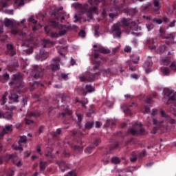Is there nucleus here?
<instances>
[{
  "mask_svg": "<svg viewBox=\"0 0 176 176\" xmlns=\"http://www.w3.org/2000/svg\"><path fill=\"white\" fill-rule=\"evenodd\" d=\"M149 111H150L149 107H146L144 108V111L143 113H148Z\"/></svg>",
  "mask_w": 176,
  "mask_h": 176,
  "instance_id": "56",
  "label": "nucleus"
},
{
  "mask_svg": "<svg viewBox=\"0 0 176 176\" xmlns=\"http://www.w3.org/2000/svg\"><path fill=\"white\" fill-rule=\"evenodd\" d=\"M169 67L171 71H175L176 72V62H172L171 64L169 65Z\"/></svg>",
  "mask_w": 176,
  "mask_h": 176,
  "instance_id": "27",
  "label": "nucleus"
},
{
  "mask_svg": "<svg viewBox=\"0 0 176 176\" xmlns=\"http://www.w3.org/2000/svg\"><path fill=\"white\" fill-rule=\"evenodd\" d=\"M166 50H167L166 45H161L158 48V53H160V54H162V53H164Z\"/></svg>",
  "mask_w": 176,
  "mask_h": 176,
  "instance_id": "22",
  "label": "nucleus"
},
{
  "mask_svg": "<svg viewBox=\"0 0 176 176\" xmlns=\"http://www.w3.org/2000/svg\"><path fill=\"white\" fill-rule=\"evenodd\" d=\"M133 79H138L139 78H140V75H138V74H133Z\"/></svg>",
  "mask_w": 176,
  "mask_h": 176,
  "instance_id": "63",
  "label": "nucleus"
},
{
  "mask_svg": "<svg viewBox=\"0 0 176 176\" xmlns=\"http://www.w3.org/2000/svg\"><path fill=\"white\" fill-rule=\"evenodd\" d=\"M42 69L37 65L34 66L32 69V73L34 74V78H39V76H41V74H42Z\"/></svg>",
  "mask_w": 176,
  "mask_h": 176,
  "instance_id": "6",
  "label": "nucleus"
},
{
  "mask_svg": "<svg viewBox=\"0 0 176 176\" xmlns=\"http://www.w3.org/2000/svg\"><path fill=\"white\" fill-rule=\"evenodd\" d=\"M93 149H94V147H87V148L85 149V153H91V151H92Z\"/></svg>",
  "mask_w": 176,
  "mask_h": 176,
  "instance_id": "39",
  "label": "nucleus"
},
{
  "mask_svg": "<svg viewBox=\"0 0 176 176\" xmlns=\"http://www.w3.org/2000/svg\"><path fill=\"white\" fill-rule=\"evenodd\" d=\"M80 80L81 82H85V80H87V79H86V78H85V76H81V77H80Z\"/></svg>",
  "mask_w": 176,
  "mask_h": 176,
  "instance_id": "60",
  "label": "nucleus"
},
{
  "mask_svg": "<svg viewBox=\"0 0 176 176\" xmlns=\"http://www.w3.org/2000/svg\"><path fill=\"white\" fill-rule=\"evenodd\" d=\"M51 38H58V34H57L56 32H52Z\"/></svg>",
  "mask_w": 176,
  "mask_h": 176,
  "instance_id": "47",
  "label": "nucleus"
},
{
  "mask_svg": "<svg viewBox=\"0 0 176 176\" xmlns=\"http://www.w3.org/2000/svg\"><path fill=\"white\" fill-rule=\"evenodd\" d=\"M60 97L62 98V102H68V101H70L71 100V98H69V96L64 94H62L60 95Z\"/></svg>",
  "mask_w": 176,
  "mask_h": 176,
  "instance_id": "19",
  "label": "nucleus"
},
{
  "mask_svg": "<svg viewBox=\"0 0 176 176\" xmlns=\"http://www.w3.org/2000/svg\"><path fill=\"white\" fill-rule=\"evenodd\" d=\"M24 0H14L15 8H19V6H23Z\"/></svg>",
  "mask_w": 176,
  "mask_h": 176,
  "instance_id": "20",
  "label": "nucleus"
},
{
  "mask_svg": "<svg viewBox=\"0 0 176 176\" xmlns=\"http://www.w3.org/2000/svg\"><path fill=\"white\" fill-rule=\"evenodd\" d=\"M21 80V76L19 74H15L12 76V81L10 82V85H14V83H17Z\"/></svg>",
  "mask_w": 176,
  "mask_h": 176,
  "instance_id": "11",
  "label": "nucleus"
},
{
  "mask_svg": "<svg viewBox=\"0 0 176 176\" xmlns=\"http://www.w3.org/2000/svg\"><path fill=\"white\" fill-rule=\"evenodd\" d=\"M3 78H4V79H5L6 80H9V74H5L3 75Z\"/></svg>",
  "mask_w": 176,
  "mask_h": 176,
  "instance_id": "57",
  "label": "nucleus"
},
{
  "mask_svg": "<svg viewBox=\"0 0 176 176\" xmlns=\"http://www.w3.org/2000/svg\"><path fill=\"white\" fill-rule=\"evenodd\" d=\"M146 28L148 31H152V30H153V25L152 24L146 25Z\"/></svg>",
  "mask_w": 176,
  "mask_h": 176,
  "instance_id": "44",
  "label": "nucleus"
},
{
  "mask_svg": "<svg viewBox=\"0 0 176 176\" xmlns=\"http://www.w3.org/2000/svg\"><path fill=\"white\" fill-rule=\"evenodd\" d=\"M36 152L41 155V146H37Z\"/></svg>",
  "mask_w": 176,
  "mask_h": 176,
  "instance_id": "61",
  "label": "nucleus"
},
{
  "mask_svg": "<svg viewBox=\"0 0 176 176\" xmlns=\"http://www.w3.org/2000/svg\"><path fill=\"white\" fill-rule=\"evenodd\" d=\"M12 148L15 151H23V147H21V146H16V144L12 145Z\"/></svg>",
  "mask_w": 176,
  "mask_h": 176,
  "instance_id": "37",
  "label": "nucleus"
},
{
  "mask_svg": "<svg viewBox=\"0 0 176 176\" xmlns=\"http://www.w3.org/2000/svg\"><path fill=\"white\" fill-rule=\"evenodd\" d=\"M153 63L152 60H151V57L148 56V61L145 62L144 67V68H148V67H151Z\"/></svg>",
  "mask_w": 176,
  "mask_h": 176,
  "instance_id": "25",
  "label": "nucleus"
},
{
  "mask_svg": "<svg viewBox=\"0 0 176 176\" xmlns=\"http://www.w3.org/2000/svg\"><path fill=\"white\" fill-rule=\"evenodd\" d=\"M131 24H133L132 19H122L120 22L114 24L112 26V34L113 36H120V34H122L120 27H130L131 28Z\"/></svg>",
  "mask_w": 176,
  "mask_h": 176,
  "instance_id": "1",
  "label": "nucleus"
},
{
  "mask_svg": "<svg viewBox=\"0 0 176 176\" xmlns=\"http://www.w3.org/2000/svg\"><path fill=\"white\" fill-rule=\"evenodd\" d=\"M160 114L162 116V118H164L165 119H167L168 123H170V124H175V123H176L175 120L170 118L168 117V116L166 115V113H164V111L161 110L160 111Z\"/></svg>",
  "mask_w": 176,
  "mask_h": 176,
  "instance_id": "8",
  "label": "nucleus"
},
{
  "mask_svg": "<svg viewBox=\"0 0 176 176\" xmlns=\"http://www.w3.org/2000/svg\"><path fill=\"white\" fill-rule=\"evenodd\" d=\"M27 142V137L21 136L20 140L19 141V145H21V144H25Z\"/></svg>",
  "mask_w": 176,
  "mask_h": 176,
  "instance_id": "24",
  "label": "nucleus"
},
{
  "mask_svg": "<svg viewBox=\"0 0 176 176\" xmlns=\"http://www.w3.org/2000/svg\"><path fill=\"white\" fill-rule=\"evenodd\" d=\"M13 131V126L12 125H6L3 128L2 133L3 134H9L12 133Z\"/></svg>",
  "mask_w": 176,
  "mask_h": 176,
  "instance_id": "10",
  "label": "nucleus"
},
{
  "mask_svg": "<svg viewBox=\"0 0 176 176\" xmlns=\"http://www.w3.org/2000/svg\"><path fill=\"white\" fill-rule=\"evenodd\" d=\"M138 61H140V56L138 55H133V64H138Z\"/></svg>",
  "mask_w": 176,
  "mask_h": 176,
  "instance_id": "30",
  "label": "nucleus"
},
{
  "mask_svg": "<svg viewBox=\"0 0 176 176\" xmlns=\"http://www.w3.org/2000/svg\"><path fill=\"white\" fill-rule=\"evenodd\" d=\"M94 124V122H86L85 127V129L89 130V129H91V127H93Z\"/></svg>",
  "mask_w": 176,
  "mask_h": 176,
  "instance_id": "26",
  "label": "nucleus"
},
{
  "mask_svg": "<svg viewBox=\"0 0 176 176\" xmlns=\"http://www.w3.org/2000/svg\"><path fill=\"white\" fill-rule=\"evenodd\" d=\"M97 13V8H91L87 13V17H89V19H93V15Z\"/></svg>",
  "mask_w": 176,
  "mask_h": 176,
  "instance_id": "14",
  "label": "nucleus"
},
{
  "mask_svg": "<svg viewBox=\"0 0 176 176\" xmlns=\"http://www.w3.org/2000/svg\"><path fill=\"white\" fill-rule=\"evenodd\" d=\"M30 155H31V153H30L28 151L25 153V157H29V156H30Z\"/></svg>",
  "mask_w": 176,
  "mask_h": 176,
  "instance_id": "64",
  "label": "nucleus"
},
{
  "mask_svg": "<svg viewBox=\"0 0 176 176\" xmlns=\"http://www.w3.org/2000/svg\"><path fill=\"white\" fill-rule=\"evenodd\" d=\"M25 122L26 124H31L34 123V121L28 120L27 118L25 119Z\"/></svg>",
  "mask_w": 176,
  "mask_h": 176,
  "instance_id": "52",
  "label": "nucleus"
},
{
  "mask_svg": "<svg viewBox=\"0 0 176 176\" xmlns=\"http://www.w3.org/2000/svg\"><path fill=\"white\" fill-rule=\"evenodd\" d=\"M76 175H77L76 172H75V170H72L70 172H68V173L65 176H76Z\"/></svg>",
  "mask_w": 176,
  "mask_h": 176,
  "instance_id": "36",
  "label": "nucleus"
},
{
  "mask_svg": "<svg viewBox=\"0 0 176 176\" xmlns=\"http://www.w3.org/2000/svg\"><path fill=\"white\" fill-rule=\"evenodd\" d=\"M133 45L135 47H137V46H138V42L137 41V40H133Z\"/></svg>",
  "mask_w": 176,
  "mask_h": 176,
  "instance_id": "62",
  "label": "nucleus"
},
{
  "mask_svg": "<svg viewBox=\"0 0 176 176\" xmlns=\"http://www.w3.org/2000/svg\"><path fill=\"white\" fill-rule=\"evenodd\" d=\"M154 7L156 8V9L154 10L155 12H159L160 10V1L159 0H154L153 1Z\"/></svg>",
  "mask_w": 176,
  "mask_h": 176,
  "instance_id": "15",
  "label": "nucleus"
},
{
  "mask_svg": "<svg viewBox=\"0 0 176 176\" xmlns=\"http://www.w3.org/2000/svg\"><path fill=\"white\" fill-rule=\"evenodd\" d=\"M161 72L163 74V75L167 76L170 74V70L168 67H161Z\"/></svg>",
  "mask_w": 176,
  "mask_h": 176,
  "instance_id": "17",
  "label": "nucleus"
},
{
  "mask_svg": "<svg viewBox=\"0 0 176 176\" xmlns=\"http://www.w3.org/2000/svg\"><path fill=\"white\" fill-rule=\"evenodd\" d=\"M77 118L79 123H80L83 119V116L81 114H77Z\"/></svg>",
  "mask_w": 176,
  "mask_h": 176,
  "instance_id": "45",
  "label": "nucleus"
},
{
  "mask_svg": "<svg viewBox=\"0 0 176 176\" xmlns=\"http://www.w3.org/2000/svg\"><path fill=\"white\" fill-rule=\"evenodd\" d=\"M4 24L6 27H13L14 22L9 19H6L4 21Z\"/></svg>",
  "mask_w": 176,
  "mask_h": 176,
  "instance_id": "18",
  "label": "nucleus"
},
{
  "mask_svg": "<svg viewBox=\"0 0 176 176\" xmlns=\"http://www.w3.org/2000/svg\"><path fill=\"white\" fill-rule=\"evenodd\" d=\"M66 33H67V30L63 29V30L59 32V35L60 36L65 35Z\"/></svg>",
  "mask_w": 176,
  "mask_h": 176,
  "instance_id": "48",
  "label": "nucleus"
},
{
  "mask_svg": "<svg viewBox=\"0 0 176 176\" xmlns=\"http://www.w3.org/2000/svg\"><path fill=\"white\" fill-rule=\"evenodd\" d=\"M96 65L98 66L94 67V71H96V69H98V65H100V62H96Z\"/></svg>",
  "mask_w": 176,
  "mask_h": 176,
  "instance_id": "59",
  "label": "nucleus"
},
{
  "mask_svg": "<svg viewBox=\"0 0 176 176\" xmlns=\"http://www.w3.org/2000/svg\"><path fill=\"white\" fill-rule=\"evenodd\" d=\"M157 115V109H153L151 112V116H156Z\"/></svg>",
  "mask_w": 176,
  "mask_h": 176,
  "instance_id": "43",
  "label": "nucleus"
},
{
  "mask_svg": "<svg viewBox=\"0 0 176 176\" xmlns=\"http://www.w3.org/2000/svg\"><path fill=\"white\" fill-rule=\"evenodd\" d=\"M45 168H46V162H40V168H41V170H45Z\"/></svg>",
  "mask_w": 176,
  "mask_h": 176,
  "instance_id": "35",
  "label": "nucleus"
},
{
  "mask_svg": "<svg viewBox=\"0 0 176 176\" xmlns=\"http://www.w3.org/2000/svg\"><path fill=\"white\" fill-rule=\"evenodd\" d=\"M152 21L153 23H156L157 24H162V23H163V21L162 19H157L156 18L153 19Z\"/></svg>",
  "mask_w": 176,
  "mask_h": 176,
  "instance_id": "34",
  "label": "nucleus"
},
{
  "mask_svg": "<svg viewBox=\"0 0 176 176\" xmlns=\"http://www.w3.org/2000/svg\"><path fill=\"white\" fill-rule=\"evenodd\" d=\"M34 50L32 49V47H30L28 50H23L24 54H31Z\"/></svg>",
  "mask_w": 176,
  "mask_h": 176,
  "instance_id": "32",
  "label": "nucleus"
},
{
  "mask_svg": "<svg viewBox=\"0 0 176 176\" xmlns=\"http://www.w3.org/2000/svg\"><path fill=\"white\" fill-rule=\"evenodd\" d=\"M86 36V33L85 32V31L82 30L80 33H79V36H81V38H85V36Z\"/></svg>",
  "mask_w": 176,
  "mask_h": 176,
  "instance_id": "49",
  "label": "nucleus"
},
{
  "mask_svg": "<svg viewBox=\"0 0 176 176\" xmlns=\"http://www.w3.org/2000/svg\"><path fill=\"white\" fill-rule=\"evenodd\" d=\"M63 7H60L59 10L55 13L54 16L56 17L57 20H60L63 21V20H65V12L63 11Z\"/></svg>",
  "mask_w": 176,
  "mask_h": 176,
  "instance_id": "4",
  "label": "nucleus"
},
{
  "mask_svg": "<svg viewBox=\"0 0 176 176\" xmlns=\"http://www.w3.org/2000/svg\"><path fill=\"white\" fill-rule=\"evenodd\" d=\"M52 61L53 63L49 66V69H52V71H58L60 69V64L58 63H60V59H53Z\"/></svg>",
  "mask_w": 176,
  "mask_h": 176,
  "instance_id": "5",
  "label": "nucleus"
},
{
  "mask_svg": "<svg viewBox=\"0 0 176 176\" xmlns=\"http://www.w3.org/2000/svg\"><path fill=\"white\" fill-rule=\"evenodd\" d=\"M6 97H8V92H6L3 96H2V101L1 105H3L4 104H6Z\"/></svg>",
  "mask_w": 176,
  "mask_h": 176,
  "instance_id": "31",
  "label": "nucleus"
},
{
  "mask_svg": "<svg viewBox=\"0 0 176 176\" xmlns=\"http://www.w3.org/2000/svg\"><path fill=\"white\" fill-rule=\"evenodd\" d=\"M111 162L113 164H119V163H120V159H119V157H113V158H111Z\"/></svg>",
  "mask_w": 176,
  "mask_h": 176,
  "instance_id": "23",
  "label": "nucleus"
},
{
  "mask_svg": "<svg viewBox=\"0 0 176 176\" xmlns=\"http://www.w3.org/2000/svg\"><path fill=\"white\" fill-rule=\"evenodd\" d=\"M45 156H48L50 157H53V155L52 154V152H50V151H49L48 153H46Z\"/></svg>",
  "mask_w": 176,
  "mask_h": 176,
  "instance_id": "58",
  "label": "nucleus"
},
{
  "mask_svg": "<svg viewBox=\"0 0 176 176\" xmlns=\"http://www.w3.org/2000/svg\"><path fill=\"white\" fill-rule=\"evenodd\" d=\"M98 52H100V53H102L103 54H109V53H111V50L101 45L98 47Z\"/></svg>",
  "mask_w": 176,
  "mask_h": 176,
  "instance_id": "13",
  "label": "nucleus"
},
{
  "mask_svg": "<svg viewBox=\"0 0 176 176\" xmlns=\"http://www.w3.org/2000/svg\"><path fill=\"white\" fill-rule=\"evenodd\" d=\"M12 113H3L0 110V119H7L8 120H10L12 119Z\"/></svg>",
  "mask_w": 176,
  "mask_h": 176,
  "instance_id": "9",
  "label": "nucleus"
},
{
  "mask_svg": "<svg viewBox=\"0 0 176 176\" xmlns=\"http://www.w3.org/2000/svg\"><path fill=\"white\" fill-rule=\"evenodd\" d=\"M10 100H12L14 102H17L19 100V96L15 94H11V96L9 97Z\"/></svg>",
  "mask_w": 176,
  "mask_h": 176,
  "instance_id": "21",
  "label": "nucleus"
},
{
  "mask_svg": "<svg viewBox=\"0 0 176 176\" xmlns=\"http://www.w3.org/2000/svg\"><path fill=\"white\" fill-rule=\"evenodd\" d=\"M145 156H146V151H142L139 155V157H144Z\"/></svg>",
  "mask_w": 176,
  "mask_h": 176,
  "instance_id": "42",
  "label": "nucleus"
},
{
  "mask_svg": "<svg viewBox=\"0 0 176 176\" xmlns=\"http://www.w3.org/2000/svg\"><path fill=\"white\" fill-rule=\"evenodd\" d=\"M163 120H157L156 118L153 119V124L154 125L153 129L151 131L152 134H156L157 131L167 129V125L163 124Z\"/></svg>",
  "mask_w": 176,
  "mask_h": 176,
  "instance_id": "2",
  "label": "nucleus"
},
{
  "mask_svg": "<svg viewBox=\"0 0 176 176\" xmlns=\"http://www.w3.org/2000/svg\"><path fill=\"white\" fill-rule=\"evenodd\" d=\"M61 134V129H58L55 132V135H60Z\"/></svg>",
  "mask_w": 176,
  "mask_h": 176,
  "instance_id": "53",
  "label": "nucleus"
},
{
  "mask_svg": "<svg viewBox=\"0 0 176 176\" xmlns=\"http://www.w3.org/2000/svg\"><path fill=\"white\" fill-rule=\"evenodd\" d=\"M47 57H48V55H47V52H40L39 54H37L36 55V58L40 61H43V60H46Z\"/></svg>",
  "mask_w": 176,
  "mask_h": 176,
  "instance_id": "7",
  "label": "nucleus"
},
{
  "mask_svg": "<svg viewBox=\"0 0 176 176\" xmlns=\"http://www.w3.org/2000/svg\"><path fill=\"white\" fill-rule=\"evenodd\" d=\"M85 90L87 91V93H91L92 91H94V88L90 85H87L85 87Z\"/></svg>",
  "mask_w": 176,
  "mask_h": 176,
  "instance_id": "29",
  "label": "nucleus"
},
{
  "mask_svg": "<svg viewBox=\"0 0 176 176\" xmlns=\"http://www.w3.org/2000/svg\"><path fill=\"white\" fill-rule=\"evenodd\" d=\"M43 47H50L53 45V43L50 40H44L43 42Z\"/></svg>",
  "mask_w": 176,
  "mask_h": 176,
  "instance_id": "16",
  "label": "nucleus"
},
{
  "mask_svg": "<svg viewBox=\"0 0 176 176\" xmlns=\"http://www.w3.org/2000/svg\"><path fill=\"white\" fill-rule=\"evenodd\" d=\"M7 50L8 54H10V56H14V54H16V50H14V48H13V45L12 44L7 45Z\"/></svg>",
  "mask_w": 176,
  "mask_h": 176,
  "instance_id": "12",
  "label": "nucleus"
},
{
  "mask_svg": "<svg viewBox=\"0 0 176 176\" xmlns=\"http://www.w3.org/2000/svg\"><path fill=\"white\" fill-rule=\"evenodd\" d=\"M18 30L17 29H12L11 31V34H12L13 35H16V34H17Z\"/></svg>",
  "mask_w": 176,
  "mask_h": 176,
  "instance_id": "55",
  "label": "nucleus"
},
{
  "mask_svg": "<svg viewBox=\"0 0 176 176\" xmlns=\"http://www.w3.org/2000/svg\"><path fill=\"white\" fill-rule=\"evenodd\" d=\"M162 64L163 65H170V59L169 58L163 59L162 60Z\"/></svg>",
  "mask_w": 176,
  "mask_h": 176,
  "instance_id": "33",
  "label": "nucleus"
},
{
  "mask_svg": "<svg viewBox=\"0 0 176 176\" xmlns=\"http://www.w3.org/2000/svg\"><path fill=\"white\" fill-rule=\"evenodd\" d=\"M100 142H101V140L100 139H97L95 140L94 142V145H96L97 146V145H98V144H100Z\"/></svg>",
  "mask_w": 176,
  "mask_h": 176,
  "instance_id": "54",
  "label": "nucleus"
},
{
  "mask_svg": "<svg viewBox=\"0 0 176 176\" xmlns=\"http://www.w3.org/2000/svg\"><path fill=\"white\" fill-rule=\"evenodd\" d=\"M133 134H139L140 135L145 134V129L142 128V124H136L135 128L133 129Z\"/></svg>",
  "mask_w": 176,
  "mask_h": 176,
  "instance_id": "3",
  "label": "nucleus"
},
{
  "mask_svg": "<svg viewBox=\"0 0 176 176\" xmlns=\"http://www.w3.org/2000/svg\"><path fill=\"white\" fill-rule=\"evenodd\" d=\"M127 135H133V128H131L128 130L126 133Z\"/></svg>",
  "mask_w": 176,
  "mask_h": 176,
  "instance_id": "51",
  "label": "nucleus"
},
{
  "mask_svg": "<svg viewBox=\"0 0 176 176\" xmlns=\"http://www.w3.org/2000/svg\"><path fill=\"white\" fill-rule=\"evenodd\" d=\"M133 30H135V31H141V27L138 25L133 24Z\"/></svg>",
  "mask_w": 176,
  "mask_h": 176,
  "instance_id": "40",
  "label": "nucleus"
},
{
  "mask_svg": "<svg viewBox=\"0 0 176 176\" xmlns=\"http://www.w3.org/2000/svg\"><path fill=\"white\" fill-rule=\"evenodd\" d=\"M28 20L30 23H33V24H36V20L34 19V16H30Z\"/></svg>",
  "mask_w": 176,
  "mask_h": 176,
  "instance_id": "41",
  "label": "nucleus"
},
{
  "mask_svg": "<svg viewBox=\"0 0 176 176\" xmlns=\"http://www.w3.org/2000/svg\"><path fill=\"white\" fill-rule=\"evenodd\" d=\"M60 168L61 169L62 172L64 173V171H65V170L63 169V167H67V164H65V162L61 161L59 164H58Z\"/></svg>",
  "mask_w": 176,
  "mask_h": 176,
  "instance_id": "28",
  "label": "nucleus"
},
{
  "mask_svg": "<svg viewBox=\"0 0 176 176\" xmlns=\"http://www.w3.org/2000/svg\"><path fill=\"white\" fill-rule=\"evenodd\" d=\"M102 124H101V122L96 121V129H100L101 127Z\"/></svg>",
  "mask_w": 176,
  "mask_h": 176,
  "instance_id": "50",
  "label": "nucleus"
},
{
  "mask_svg": "<svg viewBox=\"0 0 176 176\" xmlns=\"http://www.w3.org/2000/svg\"><path fill=\"white\" fill-rule=\"evenodd\" d=\"M124 51L125 52V53H131V47L130 46L125 47V48L124 49Z\"/></svg>",
  "mask_w": 176,
  "mask_h": 176,
  "instance_id": "38",
  "label": "nucleus"
},
{
  "mask_svg": "<svg viewBox=\"0 0 176 176\" xmlns=\"http://www.w3.org/2000/svg\"><path fill=\"white\" fill-rule=\"evenodd\" d=\"M173 28V27H175V20H173L170 24L167 27V28Z\"/></svg>",
  "mask_w": 176,
  "mask_h": 176,
  "instance_id": "46",
  "label": "nucleus"
}]
</instances>
